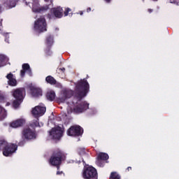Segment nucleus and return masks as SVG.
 <instances>
[{"label": "nucleus", "instance_id": "obj_1", "mask_svg": "<svg viewBox=\"0 0 179 179\" xmlns=\"http://www.w3.org/2000/svg\"><path fill=\"white\" fill-rule=\"evenodd\" d=\"M3 150V156L8 157L13 155L17 150V145L8 143L6 141H0V150Z\"/></svg>", "mask_w": 179, "mask_h": 179}, {"label": "nucleus", "instance_id": "obj_2", "mask_svg": "<svg viewBox=\"0 0 179 179\" xmlns=\"http://www.w3.org/2000/svg\"><path fill=\"white\" fill-rule=\"evenodd\" d=\"M89 108V103L86 102H81L80 103H78L76 105L75 103H69L67 107V113L68 114H71V113H83L85 110Z\"/></svg>", "mask_w": 179, "mask_h": 179}, {"label": "nucleus", "instance_id": "obj_3", "mask_svg": "<svg viewBox=\"0 0 179 179\" xmlns=\"http://www.w3.org/2000/svg\"><path fill=\"white\" fill-rule=\"evenodd\" d=\"M25 94L26 91L24 88H18L13 91V96L15 99V101L13 103V106L15 108H17V106H20V103L23 101Z\"/></svg>", "mask_w": 179, "mask_h": 179}, {"label": "nucleus", "instance_id": "obj_4", "mask_svg": "<svg viewBox=\"0 0 179 179\" xmlns=\"http://www.w3.org/2000/svg\"><path fill=\"white\" fill-rule=\"evenodd\" d=\"M34 29L36 33H43L47 31V22L44 17H40L34 22Z\"/></svg>", "mask_w": 179, "mask_h": 179}, {"label": "nucleus", "instance_id": "obj_5", "mask_svg": "<svg viewBox=\"0 0 179 179\" xmlns=\"http://www.w3.org/2000/svg\"><path fill=\"white\" fill-rule=\"evenodd\" d=\"M76 90L80 97H85L89 92V83L86 80H82L76 86Z\"/></svg>", "mask_w": 179, "mask_h": 179}, {"label": "nucleus", "instance_id": "obj_6", "mask_svg": "<svg viewBox=\"0 0 179 179\" xmlns=\"http://www.w3.org/2000/svg\"><path fill=\"white\" fill-rule=\"evenodd\" d=\"M65 159V154L62 151H58L56 152L50 159V163L52 166H57V170H59V164H61V161Z\"/></svg>", "mask_w": 179, "mask_h": 179}, {"label": "nucleus", "instance_id": "obj_7", "mask_svg": "<svg viewBox=\"0 0 179 179\" xmlns=\"http://www.w3.org/2000/svg\"><path fill=\"white\" fill-rule=\"evenodd\" d=\"M51 139L58 140L64 134V128L61 127H56L52 129L49 132Z\"/></svg>", "mask_w": 179, "mask_h": 179}, {"label": "nucleus", "instance_id": "obj_8", "mask_svg": "<svg viewBox=\"0 0 179 179\" xmlns=\"http://www.w3.org/2000/svg\"><path fill=\"white\" fill-rule=\"evenodd\" d=\"M97 176V171L92 166H89L87 169H84L83 177V178L90 179V178H96Z\"/></svg>", "mask_w": 179, "mask_h": 179}, {"label": "nucleus", "instance_id": "obj_9", "mask_svg": "<svg viewBox=\"0 0 179 179\" xmlns=\"http://www.w3.org/2000/svg\"><path fill=\"white\" fill-rule=\"evenodd\" d=\"M83 134V129L80 126H73L69 129L67 131V135L69 136H78Z\"/></svg>", "mask_w": 179, "mask_h": 179}, {"label": "nucleus", "instance_id": "obj_10", "mask_svg": "<svg viewBox=\"0 0 179 179\" xmlns=\"http://www.w3.org/2000/svg\"><path fill=\"white\" fill-rule=\"evenodd\" d=\"M45 110V107H44L43 106H37L32 109V114L34 117L37 118L38 117L44 115Z\"/></svg>", "mask_w": 179, "mask_h": 179}, {"label": "nucleus", "instance_id": "obj_11", "mask_svg": "<svg viewBox=\"0 0 179 179\" xmlns=\"http://www.w3.org/2000/svg\"><path fill=\"white\" fill-rule=\"evenodd\" d=\"M48 9V6H45V7L40 8V5L38 4V1L36 0L33 3L32 10L35 13H38L40 12H44V10H47Z\"/></svg>", "mask_w": 179, "mask_h": 179}, {"label": "nucleus", "instance_id": "obj_12", "mask_svg": "<svg viewBox=\"0 0 179 179\" xmlns=\"http://www.w3.org/2000/svg\"><path fill=\"white\" fill-rule=\"evenodd\" d=\"M22 136L25 138V139H34L36 138V134L29 128H27L23 130Z\"/></svg>", "mask_w": 179, "mask_h": 179}, {"label": "nucleus", "instance_id": "obj_13", "mask_svg": "<svg viewBox=\"0 0 179 179\" xmlns=\"http://www.w3.org/2000/svg\"><path fill=\"white\" fill-rule=\"evenodd\" d=\"M51 12L54 15L55 17L61 19V17H62V15L64 13V10L61 7H57V8H52Z\"/></svg>", "mask_w": 179, "mask_h": 179}, {"label": "nucleus", "instance_id": "obj_14", "mask_svg": "<svg viewBox=\"0 0 179 179\" xmlns=\"http://www.w3.org/2000/svg\"><path fill=\"white\" fill-rule=\"evenodd\" d=\"M31 93L34 97H39V96H43V91H41V89L36 87H32L31 88Z\"/></svg>", "mask_w": 179, "mask_h": 179}, {"label": "nucleus", "instance_id": "obj_15", "mask_svg": "<svg viewBox=\"0 0 179 179\" xmlns=\"http://www.w3.org/2000/svg\"><path fill=\"white\" fill-rule=\"evenodd\" d=\"M27 72L29 75L31 76V69H30V65L29 64H22V70H21L20 76H24V73Z\"/></svg>", "mask_w": 179, "mask_h": 179}, {"label": "nucleus", "instance_id": "obj_16", "mask_svg": "<svg viewBox=\"0 0 179 179\" xmlns=\"http://www.w3.org/2000/svg\"><path fill=\"white\" fill-rule=\"evenodd\" d=\"M100 160H108V155L107 153L100 152L98 155V160L96 162L97 166L101 167V164H100Z\"/></svg>", "mask_w": 179, "mask_h": 179}, {"label": "nucleus", "instance_id": "obj_17", "mask_svg": "<svg viewBox=\"0 0 179 179\" xmlns=\"http://www.w3.org/2000/svg\"><path fill=\"white\" fill-rule=\"evenodd\" d=\"M25 121L23 119H19L15 121H13L10 123V127L12 128H19V127H22L23 124H24Z\"/></svg>", "mask_w": 179, "mask_h": 179}, {"label": "nucleus", "instance_id": "obj_18", "mask_svg": "<svg viewBox=\"0 0 179 179\" xmlns=\"http://www.w3.org/2000/svg\"><path fill=\"white\" fill-rule=\"evenodd\" d=\"M6 78L8 79V85H10V86H16V85H17L16 79L13 78V74L9 73L6 76Z\"/></svg>", "mask_w": 179, "mask_h": 179}, {"label": "nucleus", "instance_id": "obj_19", "mask_svg": "<svg viewBox=\"0 0 179 179\" xmlns=\"http://www.w3.org/2000/svg\"><path fill=\"white\" fill-rule=\"evenodd\" d=\"M8 61H9V59H8V57H6L4 55L0 54V67L5 66V65L8 64Z\"/></svg>", "mask_w": 179, "mask_h": 179}, {"label": "nucleus", "instance_id": "obj_20", "mask_svg": "<svg viewBox=\"0 0 179 179\" xmlns=\"http://www.w3.org/2000/svg\"><path fill=\"white\" fill-rule=\"evenodd\" d=\"M46 97L48 100L52 101V100L55 99V92L52 90L48 91L46 94Z\"/></svg>", "mask_w": 179, "mask_h": 179}, {"label": "nucleus", "instance_id": "obj_21", "mask_svg": "<svg viewBox=\"0 0 179 179\" xmlns=\"http://www.w3.org/2000/svg\"><path fill=\"white\" fill-rule=\"evenodd\" d=\"M6 110L5 108H2V106H0V120H4V118H6Z\"/></svg>", "mask_w": 179, "mask_h": 179}, {"label": "nucleus", "instance_id": "obj_22", "mask_svg": "<svg viewBox=\"0 0 179 179\" xmlns=\"http://www.w3.org/2000/svg\"><path fill=\"white\" fill-rule=\"evenodd\" d=\"M45 80L48 83H50V85H55L57 83V80H55V79H54L51 76L46 77Z\"/></svg>", "mask_w": 179, "mask_h": 179}, {"label": "nucleus", "instance_id": "obj_23", "mask_svg": "<svg viewBox=\"0 0 179 179\" xmlns=\"http://www.w3.org/2000/svg\"><path fill=\"white\" fill-rule=\"evenodd\" d=\"M110 179H121V176L117 172H112L110 173Z\"/></svg>", "mask_w": 179, "mask_h": 179}, {"label": "nucleus", "instance_id": "obj_24", "mask_svg": "<svg viewBox=\"0 0 179 179\" xmlns=\"http://www.w3.org/2000/svg\"><path fill=\"white\" fill-rule=\"evenodd\" d=\"M72 94H73V91H69V92L65 93L66 97L67 99H69V97H71L72 96Z\"/></svg>", "mask_w": 179, "mask_h": 179}, {"label": "nucleus", "instance_id": "obj_25", "mask_svg": "<svg viewBox=\"0 0 179 179\" xmlns=\"http://www.w3.org/2000/svg\"><path fill=\"white\" fill-rule=\"evenodd\" d=\"M16 6V2L15 1H12L10 2V4L8 5V9H10V8H15Z\"/></svg>", "mask_w": 179, "mask_h": 179}, {"label": "nucleus", "instance_id": "obj_26", "mask_svg": "<svg viewBox=\"0 0 179 179\" xmlns=\"http://www.w3.org/2000/svg\"><path fill=\"white\" fill-rule=\"evenodd\" d=\"M53 43V39L52 37L50 36L48 39H47V44L48 45H50V44Z\"/></svg>", "mask_w": 179, "mask_h": 179}, {"label": "nucleus", "instance_id": "obj_27", "mask_svg": "<svg viewBox=\"0 0 179 179\" xmlns=\"http://www.w3.org/2000/svg\"><path fill=\"white\" fill-rule=\"evenodd\" d=\"M43 124L41 123V124L38 123V121H36L35 123H34L33 127H43Z\"/></svg>", "mask_w": 179, "mask_h": 179}, {"label": "nucleus", "instance_id": "obj_28", "mask_svg": "<svg viewBox=\"0 0 179 179\" xmlns=\"http://www.w3.org/2000/svg\"><path fill=\"white\" fill-rule=\"evenodd\" d=\"M71 12L70 8H66L65 11H64V15L65 16H68V13Z\"/></svg>", "mask_w": 179, "mask_h": 179}, {"label": "nucleus", "instance_id": "obj_29", "mask_svg": "<svg viewBox=\"0 0 179 179\" xmlns=\"http://www.w3.org/2000/svg\"><path fill=\"white\" fill-rule=\"evenodd\" d=\"M57 176H59V174H62V171H61V172L57 171Z\"/></svg>", "mask_w": 179, "mask_h": 179}, {"label": "nucleus", "instance_id": "obj_30", "mask_svg": "<svg viewBox=\"0 0 179 179\" xmlns=\"http://www.w3.org/2000/svg\"><path fill=\"white\" fill-rule=\"evenodd\" d=\"M148 12H149V13H152V12H153V10H152V9H148Z\"/></svg>", "mask_w": 179, "mask_h": 179}, {"label": "nucleus", "instance_id": "obj_31", "mask_svg": "<svg viewBox=\"0 0 179 179\" xmlns=\"http://www.w3.org/2000/svg\"><path fill=\"white\" fill-rule=\"evenodd\" d=\"M4 36H5V37H6V38H8L9 36H8V33H6V34H4Z\"/></svg>", "mask_w": 179, "mask_h": 179}, {"label": "nucleus", "instance_id": "obj_32", "mask_svg": "<svg viewBox=\"0 0 179 179\" xmlns=\"http://www.w3.org/2000/svg\"><path fill=\"white\" fill-rule=\"evenodd\" d=\"M90 10H92V8H89L87 9V12H90Z\"/></svg>", "mask_w": 179, "mask_h": 179}, {"label": "nucleus", "instance_id": "obj_33", "mask_svg": "<svg viewBox=\"0 0 179 179\" xmlns=\"http://www.w3.org/2000/svg\"><path fill=\"white\" fill-rule=\"evenodd\" d=\"M5 41H6V43H9V41L8 40V38H6V39H5Z\"/></svg>", "mask_w": 179, "mask_h": 179}, {"label": "nucleus", "instance_id": "obj_34", "mask_svg": "<svg viewBox=\"0 0 179 179\" xmlns=\"http://www.w3.org/2000/svg\"><path fill=\"white\" fill-rule=\"evenodd\" d=\"M106 2H110L111 0H105Z\"/></svg>", "mask_w": 179, "mask_h": 179}, {"label": "nucleus", "instance_id": "obj_35", "mask_svg": "<svg viewBox=\"0 0 179 179\" xmlns=\"http://www.w3.org/2000/svg\"><path fill=\"white\" fill-rule=\"evenodd\" d=\"M131 167H128L127 170L129 171V170H131Z\"/></svg>", "mask_w": 179, "mask_h": 179}, {"label": "nucleus", "instance_id": "obj_36", "mask_svg": "<svg viewBox=\"0 0 179 179\" xmlns=\"http://www.w3.org/2000/svg\"><path fill=\"white\" fill-rule=\"evenodd\" d=\"M62 71H65V68L60 69Z\"/></svg>", "mask_w": 179, "mask_h": 179}, {"label": "nucleus", "instance_id": "obj_37", "mask_svg": "<svg viewBox=\"0 0 179 179\" xmlns=\"http://www.w3.org/2000/svg\"><path fill=\"white\" fill-rule=\"evenodd\" d=\"M10 103H6V106H10Z\"/></svg>", "mask_w": 179, "mask_h": 179}, {"label": "nucleus", "instance_id": "obj_38", "mask_svg": "<svg viewBox=\"0 0 179 179\" xmlns=\"http://www.w3.org/2000/svg\"><path fill=\"white\" fill-rule=\"evenodd\" d=\"M48 1H50V0H45V2H48Z\"/></svg>", "mask_w": 179, "mask_h": 179}, {"label": "nucleus", "instance_id": "obj_39", "mask_svg": "<svg viewBox=\"0 0 179 179\" xmlns=\"http://www.w3.org/2000/svg\"><path fill=\"white\" fill-rule=\"evenodd\" d=\"M80 15H83V13H80Z\"/></svg>", "mask_w": 179, "mask_h": 179}, {"label": "nucleus", "instance_id": "obj_40", "mask_svg": "<svg viewBox=\"0 0 179 179\" xmlns=\"http://www.w3.org/2000/svg\"><path fill=\"white\" fill-rule=\"evenodd\" d=\"M178 5H179V3H178Z\"/></svg>", "mask_w": 179, "mask_h": 179}]
</instances>
